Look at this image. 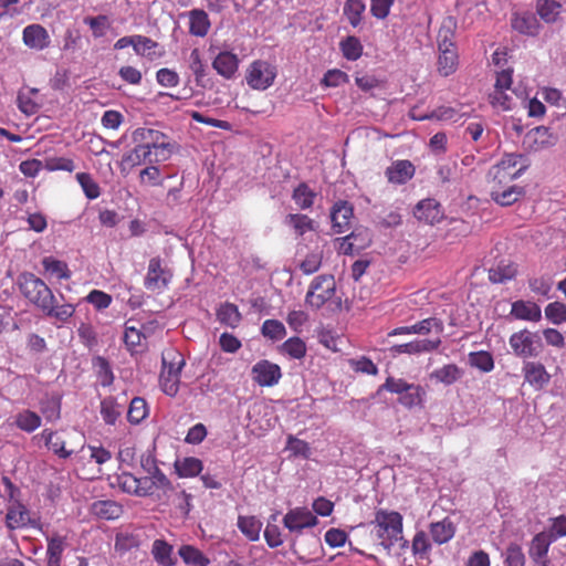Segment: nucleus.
Wrapping results in <instances>:
<instances>
[{
	"mask_svg": "<svg viewBox=\"0 0 566 566\" xmlns=\"http://www.w3.org/2000/svg\"><path fill=\"white\" fill-rule=\"evenodd\" d=\"M20 293L48 317L61 323L67 322L75 313L70 303L57 304V300L48 284L31 272H22L17 279Z\"/></svg>",
	"mask_w": 566,
	"mask_h": 566,
	"instance_id": "obj_1",
	"label": "nucleus"
},
{
	"mask_svg": "<svg viewBox=\"0 0 566 566\" xmlns=\"http://www.w3.org/2000/svg\"><path fill=\"white\" fill-rule=\"evenodd\" d=\"M134 140L138 144L127 155L126 161L132 166L159 164L168 160L176 144L160 130L142 127L134 132Z\"/></svg>",
	"mask_w": 566,
	"mask_h": 566,
	"instance_id": "obj_2",
	"label": "nucleus"
},
{
	"mask_svg": "<svg viewBox=\"0 0 566 566\" xmlns=\"http://www.w3.org/2000/svg\"><path fill=\"white\" fill-rule=\"evenodd\" d=\"M402 515L396 511H387L384 509L377 510L375 518L371 522L379 544L389 552L391 547L401 543V547H407L408 542L402 536Z\"/></svg>",
	"mask_w": 566,
	"mask_h": 566,
	"instance_id": "obj_3",
	"label": "nucleus"
},
{
	"mask_svg": "<svg viewBox=\"0 0 566 566\" xmlns=\"http://www.w3.org/2000/svg\"><path fill=\"white\" fill-rule=\"evenodd\" d=\"M185 366L184 356L176 349L163 354V369L160 373V387L163 391L174 397L179 390L180 373Z\"/></svg>",
	"mask_w": 566,
	"mask_h": 566,
	"instance_id": "obj_4",
	"label": "nucleus"
},
{
	"mask_svg": "<svg viewBox=\"0 0 566 566\" xmlns=\"http://www.w3.org/2000/svg\"><path fill=\"white\" fill-rule=\"evenodd\" d=\"M509 343L514 355L521 358L537 357L543 347L539 336L527 328L513 333Z\"/></svg>",
	"mask_w": 566,
	"mask_h": 566,
	"instance_id": "obj_5",
	"label": "nucleus"
},
{
	"mask_svg": "<svg viewBox=\"0 0 566 566\" xmlns=\"http://www.w3.org/2000/svg\"><path fill=\"white\" fill-rule=\"evenodd\" d=\"M520 159L521 156L510 154L506 155L499 164L494 165L489 172L491 177L490 187H503L512 184L516 178H518L524 170V167H517Z\"/></svg>",
	"mask_w": 566,
	"mask_h": 566,
	"instance_id": "obj_6",
	"label": "nucleus"
},
{
	"mask_svg": "<svg viewBox=\"0 0 566 566\" xmlns=\"http://www.w3.org/2000/svg\"><path fill=\"white\" fill-rule=\"evenodd\" d=\"M172 271L165 264L160 256H154L148 262L144 286L151 292L166 290L172 280Z\"/></svg>",
	"mask_w": 566,
	"mask_h": 566,
	"instance_id": "obj_7",
	"label": "nucleus"
},
{
	"mask_svg": "<svg viewBox=\"0 0 566 566\" xmlns=\"http://www.w3.org/2000/svg\"><path fill=\"white\" fill-rule=\"evenodd\" d=\"M276 77V69L266 61L258 60L250 64L245 80L247 84L259 91L270 87Z\"/></svg>",
	"mask_w": 566,
	"mask_h": 566,
	"instance_id": "obj_8",
	"label": "nucleus"
},
{
	"mask_svg": "<svg viewBox=\"0 0 566 566\" xmlns=\"http://www.w3.org/2000/svg\"><path fill=\"white\" fill-rule=\"evenodd\" d=\"M335 294V281L332 275H319L314 279L305 301L315 308H321Z\"/></svg>",
	"mask_w": 566,
	"mask_h": 566,
	"instance_id": "obj_9",
	"label": "nucleus"
},
{
	"mask_svg": "<svg viewBox=\"0 0 566 566\" xmlns=\"http://www.w3.org/2000/svg\"><path fill=\"white\" fill-rule=\"evenodd\" d=\"M556 136L545 126H538L528 130L523 137V148L528 153L547 149L556 144Z\"/></svg>",
	"mask_w": 566,
	"mask_h": 566,
	"instance_id": "obj_10",
	"label": "nucleus"
},
{
	"mask_svg": "<svg viewBox=\"0 0 566 566\" xmlns=\"http://www.w3.org/2000/svg\"><path fill=\"white\" fill-rule=\"evenodd\" d=\"M283 524L291 533H301L304 528L315 526L317 517L306 507H295L284 515Z\"/></svg>",
	"mask_w": 566,
	"mask_h": 566,
	"instance_id": "obj_11",
	"label": "nucleus"
},
{
	"mask_svg": "<svg viewBox=\"0 0 566 566\" xmlns=\"http://www.w3.org/2000/svg\"><path fill=\"white\" fill-rule=\"evenodd\" d=\"M281 377L280 366L266 359L258 361L252 367V378L261 387H272L279 382Z\"/></svg>",
	"mask_w": 566,
	"mask_h": 566,
	"instance_id": "obj_12",
	"label": "nucleus"
},
{
	"mask_svg": "<svg viewBox=\"0 0 566 566\" xmlns=\"http://www.w3.org/2000/svg\"><path fill=\"white\" fill-rule=\"evenodd\" d=\"M522 373L524 381L535 390H542L551 380V375L539 361H524Z\"/></svg>",
	"mask_w": 566,
	"mask_h": 566,
	"instance_id": "obj_13",
	"label": "nucleus"
},
{
	"mask_svg": "<svg viewBox=\"0 0 566 566\" xmlns=\"http://www.w3.org/2000/svg\"><path fill=\"white\" fill-rule=\"evenodd\" d=\"M6 525L9 530L35 526L31 512L20 502H14L7 509Z\"/></svg>",
	"mask_w": 566,
	"mask_h": 566,
	"instance_id": "obj_14",
	"label": "nucleus"
},
{
	"mask_svg": "<svg viewBox=\"0 0 566 566\" xmlns=\"http://www.w3.org/2000/svg\"><path fill=\"white\" fill-rule=\"evenodd\" d=\"M441 345V339L437 337L436 339H415L409 343L398 344L390 347V353L392 356L408 354V355H419L422 353H430L439 348Z\"/></svg>",
	"mask_w": 566,
	"mask_h": 566,
	"instance_id": "obj_15",
	"label": "nucleus"
},
{
	"mask_svg": "<svg viewBox=\"0 0 566 566\" xmlns=\"http://www.w3.org/2000/svg\"><path fill=\"white\" fill-rule=\"evenodd\" d=\"M555 538L556 536L545 532L538 533L533 537L528 554L535 564L541 566H548L549 560L547 558V553L552 542Z\"/></svg>",
	"mask_w": 566,
	"mask_h": 566,
	"instance_id": "obj_16",
	"label": "nucleus"
},
{
	"mask_svg": "<svg viewBox=\"0 0 566 566\" xmlns=\"http://www.w3.org/2000/svg\"><path fill=\"white\" fill-rule=\"evenodd\" d=\"M413 214L419 221L429 224L438 223L443 219L441 205L433 198L420 200L413 210Z\"/></svg>",
	"mask_w": 566,
	"mask_h": 566,
	"instance_id": "obj_17",
	"label": "nucleus"
},
{
	"mask_svg": "<svg viewBox=\"0 0 566 566\" xmlns=\"http://www.w3.org/2000/svg\"><path fill=\"white\" fill-rule=\"evenodd\" d=\"M416 167L410 160L400 159L394 161L385 171V176L390 184L405 185L415 176Z\"/></svg>",
	"mask_w": 566,
	"mask_h": 566,
	"instance_id": "obj_18",
	"label": "nucleus"
},
{
	"mask_svg": "<svg viewBox=\"0 0 566 566\" xmlns=\"http://www.w3.org/2000/svg\"><path fill=\"white\" fill-rule=\"evenodd\" d=\"M24 45L30 49L42 51L50 45V35L44 27L34 23L27 25L22 32Z\"/></svg>",
	"mask_w": 566,
	"mask_h": 566,
	"instance_id": "obj_19",
	"label": "nucleus"
},
{
	"mask_svg": "<svg viewBox=\"0 0 566 566\" xmlns=\"http://www.w3.org/2000/svg\"><path fill=\"white\" fill-rule=\"evenodd\" d=\"M354 209L347 201L336 202L331 211L332 228L335 233H343L349 229Z\"/></svg>",
	"mask_w": 566,
	"mask_h": 566,
	"instance_id": "obj_20",
	"label": "nucleus"
},
{
	"mask_svg": "<svg viewBox=\"0 0 566 566\" xmlns=\"http://www.w3.org/2000/svg\"><path fill=\"white\" fill-rule=\"evenodd\" d=\"M339 252L352 255L365 249L370 243V235L367 230H356L350 234L339 239Z\"/></svg>",
	"mask_w": 566,
	"mask_h": 566,
	"instance_id": "obj_21",
	"label": "nucleus"
},
{
	"mask_svg": "<svg viewBox=\"0 0 566 566\" xmlns=\"http://www.w3.org/2000/svg\"><path fill=\"white\" fill-rule=\"evenodd\" d=\"M212 67L222 77L232 78L239 69L238 56L229 51L220 52L212 62Z\"/></svg>",
	"mask_w": 566,
	"mask_h": 566,
	"instance_id": "obj_22",
	"label": "nucleus"
},
{
	"mask_svg": "<svg viewBox=\"0 0 566 566\" xmlns=\"http://www.w3.org/2000/svg\"><path fill=\"white\" fill-rule=\"evenodd\" d=\"M523 188L516 185L491 186V198L501 206H511L523 195Z\"/></svg>",
	"mask_w": 566,
	"mask_h": 566,
	"instance_id": "obj_23",
	"label": "nucleus"
},
{
	"mask_svg": "<svg viewBox=\"0 0 566 566\" xmlns=\"http://www.w3.org/2000/svg\"><path fill=\"white\" fill-rule=\"evenodd\" d=\"M145 471L151 475V486L153 491L160 490L164 493L174 491V485L170 480L166 476V474L157 467L154 460L147 458L145 462L142 463Z\"/></svg>",
	"mask_w": 566,
	"mask_h": 566,
	"instance_id": "obj_24",
	"label": "nucleus"
},
{
	"mask_svg": "<svg viewBox=\"0 0 566 566\" xmlns=\"http://www.w3.org/2000/svg\"><path fill=\"white\" fill-rule=\"evenodd\" d=\"M511 315L516 319L538 322L542 318V311L536 303L520 300L512 304Z\"/></svg>",
	"mask_w": 566,
	"mask_h": 566,
	"instance_id": "obj_25",
	"label": "nucleus"
},
{
	"mask_svg": "<svg viewBox=\"0 0 566 566\" xmlns=\"http://www.w3.org/2000/svg\"><path fill=\"white\" fill-rule=\"evenodd\" d=\"M91 511L96 517L109 521L123 514V506L112 500H101L92 504Z\"/></svg>",
	"mask_w": 566,
	"mask_h": 566,
	"instance_id": "obj_26",
	"label": "nucleus"
},
{
	"mask_svg": "<svg viewBox=\"0 0 566 566\" xmlns=\"http://www.w3.org/2000/svg\"><path fill=\"white\" fill-rule=\"evenodd\" d=\"M174 547L167 541L155 539L151 546V555L160 566H175L177 559L174 557Z\"/></svg>",
	"mask_w": 566,
	"mask_h": 566,
	"instance_id": "obj_27",
	"label": "nucleus"
},
{
	"mask_svg": "<svg viewBox=\"0 0 566 566\" xmlns=\"http://www.w3.org/2000/svg\"><path fill=\"white\" fill-rule=\"evenodd\" d=\"M123 406L115 397L108 396L101 400L99 413L103 421L108 426H115L123 413Z\"/></svg>",
	"mask_w": 566,
	"mask_h": 566,
	"instance_id": "obj_28",
	"label": "nucleus"
},
{
	"mask_svg": "<svg viewBox=\"0 0 566 566\" xmlns=\"http://www.w3.org/2000/svg\"><path fill=\"white\" fill-rule=\"evenodd\" d=\"M210 20L205 10L193 9L189 12V33L203 38L210 29Z\"/></svg>",
	"mask_w": 566,
	"mask_h": 566,
	"instance_id": "obj_29",
	"label": "nucleus"
},
{
	"mask_svg": "<svg viewBox=\"0 0 566 566\" xmlns=\"http://www.w3.org/2000/svg\"><path fill=\"white\" fill-rule=\"evenodd\" d=\"M284 223L293 230L296 237H303L306 232L315 230V221L303 213H289Z\"/></svg>",
	"mask_w": 566,
	"mask_h": 566,
	"instance_id": "obj_30",
	"label": "nucleus"
},
{
	"mask_svg": "<svg viewBox=\"0 0 566 566\" xmlns=\"http://www.w3.org/2000/svg\"><path fill=\"white\" fill-rule=\"evenodd\" d=\"M438 71L443 76H449L454 73L458 69V52L457 48H438Z\"/></svg>",
	"mask_w": 566,
	"mask_h": 566,
	"instance_id": "obj_31",
	"label": "nucleus"
},
{
	"mask_svg": "<svg viewBox=\"0 0 566 566\" xmlns=\"http://www.w3.org/2000/svg\"><path fill=\"white\" fill-rule=\"evenodd\" d=\"M66 547V538L61 535H53L48 538L46 558L48 566H61L62 555Z\"/></svg>",
	"mask_w": 566,
	"mask_h": 566,
	"instance_id": "obj_32",
	"label": "nucleus"
},
{
	"mask_svg": "<svg viewBox=\"0 0 566 566\" xmlns=\"http://www.w3.org/2000/svg\"><path fill=\"white\" fill-rule=\"evenodd\" d=\"M517 274V265L512 261H501L489 270V279L493 283H505Z\"/></svg>",
	"mask_w": 566,
	"mask_h": 566,
	"instance_id": "obj_33",
	"label": "nucleus"
},
{
	"mask_svg": "<svg viewBox=\"0 0 566 566\" xmlns=\"http://www.w3.org/2000/svg\"><path fill=\"white\" fill-rule=\"evenodd\" d=\"M179 478H195L203 470V462L195 457H186L174 464Z\"/></svg>",
	"mask_w": 566,
	"mask_h": 566,
	"instance_id": "obj_34",
	"label": "nucleus"
},
{
	"mask_svg": "<svg viewBox=\"0 0 566 566\" xmlns=\"http://www.w3.org/2000/svg\"><path fill=\"white\" fill-rule=\"evenodd\" d=\"M536 13L546 23H555L562 13V3L556 0H537Z\"/></svg>",
	"mask_w": 566,
	"mask_h": 566,
	"instance_id": "obj_35",
	"label": "nucleus"
},
{
	"mask_svg": "<svg viewBox=\"0 0 566 566\" xmlns=\"http://www.w3.org/2000/svg\"><path fill=\"white\" fill-rule=\"evenodd\" d=\"M454 533L455 526L448 517L440 522L431 523L430 525V534L437 544L449 542L454 536Z\"/></svg>",
	"mask_w": 566,
	"mask_h": 566,
	"instance_id": "obj_36",
	"label": "nucleus"
},
{
	"mask_svg": "<svg viewBox=\"0 0 566 566\" xmlns=\"http://www.w3.org/2000/svg\"><path fill=\"white\" fill-rule=\"evenodd\" d=\"M316 197L317 193L306 182L298 184L292 192V199L301 210L311 209Z\"/></svg>",
	"mask_w": 566,
	"mask_h": 566,
	"instance_id": "obj_37",
	"label": "nucleus"
},
{
	"mask_svg": "<svg viewBox=\"0 0 566 566\" xmlns=\"http://www.w3.org/2000/svg\"><path fill=\"white\" fill-rule=\"evenodd\" d=\"M457 22L452 17L443 19L437 35L438 48H457L454 43Z\"/></svg>",
	"mask_w": 566,
	"mask_h": 566,
	"instance_id": "obj_38",
	"label": "nucleus"
},
{
	"mask_svg": "<svg viewBox=\"0 0 566 566\" xmlns=\"http://www.w3.org/2000/svg\"><path fill=\"white\" fill-rule=\"evenodd\" d=\"M41 417L32 410L24 409L14 417V424L20 430L31 433L41 427Z\"/></svg>",
	"mask_w": 566,
	"mask_h": 566,
	"instance_id": "obj_39",
	"label": "nucleus"
},
{
	"mask_svg": "<svg viewBox=\"0 0 566 566\" xmlns=\"http://www.w3.org/2000/svg\"><path fill=\"white\" fill-rule=\"evenodd\" d=\"M42 439L48 448H50L54 454L61 459H67L73 454V450L65 448V441L60 437H56V432L45 429L41 433Z\"/></svg>",
	"mask_w": 566,
	"mask_h": 566,
	"instance_id": "obj_40",
	"label": "nucleus"
},
{
	"mask_svg": "<svg viewBox=\"0 0 566 566\" xmlns=\"http://www.w3.org/2000/svg\"><path fill=\"white\" fill-rule=\"evenodd\" d=\"M217 318L221 324L235 328L240 324L242 316L235 304L227 302L217 311Z\"/></svg>",
	"mask_w": 566,
	"mask_h": 566,
	"instance_id": "obj_41",
	"label": "nucleus"
},
{
	"mask_svg": "<svg viewBox=\"0 0 566 566\" xmlns=\"http://www.w3.org/2000/svg\"><path fill=\"white\" fill-rule=\"evenodd\" d=\"M462 376L463 370L455 364H447L431 374L432 378L446 386L457 382Z\"/></svg>",
	"mask_w": 566,
	"mask_h": 566,
	"instance_id": "obj_42",
	"label": "nucleus"
},
{
	"mask_svg": "<svg viewBox=\"0 0 566 566\" xmlns=\"http://www.w3.org/2000/svg\"><path fill=\"white\" fill-rule=\"evenodd\" d=\"M178 554L187 565L208 566L210 564V559L200 549L192 545L180 546Z\"/></svg>",
	"mask_w": 566,
	"mask_h": 566,
	"instance_id": "obj_43",
	"label": "nucleus"
},
{
	"mask_svg": "<svg viewBox=\"0 0 566 566\" xmlns=\"http://www.w3.org/2000/svg\"><path fill=\"white\" fill-rule=\"evenodd\" d=\"M159 44L158 42L154 41L153 39L136 34L135 35V44H134V51L137 55L145 56L148 59H154L157 56H161L163 53H157L156 50L158 49Z\"/></svg>",
	"mask_w": 566,
	"mask_h": 566,
	"instance_id": "obj_44",
	"label": "nucleus"
},
{
	"mask_svg": "<svg viewBox=\"0 0 566 566\" xmlns=\"http://www.w3.org/2000/svg\"><path fill=\"white\" fill-rule=\"evenodd\" d=\"M512 28L526 35H536L539 25L533 14H516L512 19Z\"/></svg>",
	"mask_w": 566,
	"mask_h": 566,
	"instance_id": "obj_45",
	"label": "nucleus"
},
{
	"mask_svg": "<svg viewBox=\"0 0 566 566\" xmlns=\"http://www.w3.org/2000/svg\"><path fill=\"white\" fill-rule=\"evenodd\" d=\"M424 396V389L420 385L412 384L410 388L398 398V402L407 409H412L417 406H422Z\"/></svg>",
	"mask_w": 566,
	"mask_h": 566,
	"instance_id": "obj_46",
	"label": "nucleus"
},
{
	"mask_svg": "<svg viewBox=\"0 0 566 566\" xmlns=\"http://www.w3.org/2000/svg\"><path fill=\"white\" fill-rule=\"evenodd\" d=\"M366 6L363 0H346L343 12L352 27L360 24Z\"/></svg>",
	"mask_w": 566,
	"mask_h": 566,
	"instance_id": "obj_47",
	"label": "nucleus"
},
{
	"mask_svg": "<svg viewBox=\"0 0 566 566\" xmlns=\"http://www.w3.org/2000/svg\"><path fill=\"white\" fill-rule=\"evenodd\" d=\"M148 416V406L144 398L135 397L132 399L128 411L127 420L132 424L140 423Z\"/></svg>",
	"mask_w": 566,
	"mask_h": 566,
	"instance_id": "obj_48",
	"label": "nucleus"
},
{
	"mask_svg": "<svg viewBox=\"0 0 566 566\" xmlns=\"http://www.w3.org/2000/svg\"><path fill=\"white\" fill-rule=\"evenodd\" d=\"M238 527L249 541H256L260 535L262 523L255 516H239Z\"/></svg>",
	"mask_w": 566,
	"mask_h": 566,
	"instance_id": "obj_49",
	"label": "nucleus"
},
{
	"mask_svg": "<svg viewBox=\"0 0 566 566\" xmlns=\"http://www.w3.org/2000/svg\"><path fill=\"white\" fill-rule=\"evenodd\" d=\"M42 265L46 272L59 280H69L71 277V271L64 261L46 256L42 260Z\"/></svg>",
	"mask_w": 566,
	"mask_h": 566,
	"instance_id": "obj_50",
	"label": "nucleus"
},
{
	"mask_svg": "<svg viewBox=\"0 0 566 566\" xmlns=\"http://www.w3.org/2000/svg\"><path fill=\"white\" fill-rule=\"evenodd\" d=\"M464 113H460L459 109L450 106H440L433 109L430 114H426L421 117H418L419 120L423 119H437V120H450L457 122L459 120Z\"/></svg>",
	"mask_w": 566,
	"mask_h": 566,
	"instance_id": "obj_51",
	"label": "nucleus"
},
{
	"mask_svg": "<svg viewBox=\"0 0 566 566\" xmlns=\"http://www.w3.org/2000/svg\"><path fill=\"white\" fill-rule=\"evenodd\" d=\"M281 352L293 359H302L306 355V345L300 337H290L281 345Z\"/></svg>",
	"mask_w": 566,
	"mask_h": 566,
	"instance_id": "obj_52",
	"label": "nucleus"
},
{
	"mask_svg": "<svg viewBox=\"0 0 566 566\" xmlns=\"http://www.w3.org/2000/svg\"><path fill=\"white\" fill-rule=\"evenodd\" d=\"M469 363L472 367L478 368L483 373H490L494 368L493 356L485 350L470 353Z\"/></svg>",
	"mask_w": 566,
	"mask_h": 566,
	"instance_id": "obj_53",
	"label": "nucleus"
},
{
	"mask_svg": "<svg viewBox=\"0 0 566 566\" xmlns=\"http://www.w3.org/2000/svg\"><path fill=\"white\" fill-rule=\"evenodd\" d=\"M189 67L195 75L197 85L203 87L205 85L202 82L207 74L206 73V64L203 63V61L201 59L200 50L197 48L191 50V52H190Z\"/></svg>",
	"mask_w": 566,
	"mask_h": 566,
	"instance_id": "obj_54",
	"label": "nucleus"
},
{
	"mask_svg": "<svg viewBox=\"0 0 566 566\" xmlns=\"http://www.w3.org/2000/svg\"><path fill=\"white\" fill-rule=\"evenodd\" d=\"M340 50L343 55L349 61L358 60L363 54V45L358 38L347 36L340 42Z\"/></svg>",
	"mask_w": 566,
	"mask_h": 566,
	"instance_id": "obj_55",
	"label": "nucleus"
},
{
	"mask_svg": "<svg viewBox=\"0 0 566 566\" xmlns=\"http://www.w3.org/2000/svg\"><path fill=\"white\" fill-rule=\"evenodd\" d=\"M145 335L135 325H130V321L125 324L124 343L128 350L135 352L142 345Z\"/></svg>",
	"mask_w": 566,
	"mask_h": 566,
	"instance_id": "obj_56",
	"label": "nucleus"
},
{
	"mask_svg": "<svg viewBox=\"0 0 566 566\" xmlns=\"http://www.w3.org/2000/svg\"><path fill=\"white\" fill-rule=\"evenodd\" d=\"M261 332L264 337H268L272 340H280L286 335L285 326L277 319L264 321L261 327Z\"/></svg>",
	"mask_w": 566,
	"mask_h": 566,
	"instance_id": "obj_57",
	"label": "nucleus"
},
{
	"mask_svg": "<svg viewBox=\"0 0 566 566\" xmlns=\"http://www.w3.org/2000/svg\"><path fill=\"white\" fill-rule=\"evenodd\" d=\"M76 180L81 185L85 196L88 199H96L101 195L99 186L95 182L92 176L87 172L76 174Z\"/></svg>",
	"mask_w": 566,
	"mask_h": 566,
	"instance_id": "obj_58",
	"label": "nucleus"
},
{
	"mask_svg": "<svg viewBox=\"0 0 566 566\" xmlns=\"http://www.w3.org/2000/svg\"><path fill=\"white\" fill-rule=\"evenodd\" d=\"M546 318L555 325L566 322V305L562 302H552L545 307Z\"/></svg>",
	"mask_w": 566,
	"mask_h": 566,
	"instance_id": "obj_59",
	"label": "nucleus"
},
{
	"mask_svg": "<svg viewBox=\"0 0 566 566\" xmlns=\"http://www.w3.org/2000/svg\"><path fill=\"white\" fill-rule=\"evenodd\" d=\"M94 365L97 368V381L99 385L103 387L111 386L114 381V375L109 363L103 357H97Z\"/></svg>",
	"mask_w": 566,
	"mask_h": 566,
	"instance_id": "obj_60",
	"label": "nucleus"
},
{
	"mask_svg": "<svg viewBox=\"0 0 566 566\" xmlns=\"http://www.w3.org/2000/svg\"><path fill=\"white\" fill-rule=\"evenodd\" d=\"M432 328H436L438 332H441L443 329L442 322L438 318L429 317L413 325H410L411 333L419 335H427L431 332Z\"/></svg>",
	"mask_w": 566,
	"mask_h": 566,
	"instance_id": "obj_61",
	"label": "nucleus"
},
{
	"mask_svg": "<svg viewBox=\"0 0 566 566\" xmlns=\"http://www.w3.org/2000/svg\"><path fill=\"white\" fill-rule=\"evenodd\" d=\"M323 254L322 252H311L300 263V269L305 275H311L317 272L322 265Z\"/></svg>",
	"mask_w": 566,
	"mask_h": 566,
	"instance_id": "obj_62",
	"label": "nucleus"
},
{
	"mask_svg": "<svg viewBox=\"0 0 566 566\" xmlns=\"http://www.w3.org/2000/svg\"><path fill=\"white\" fill-rule=\"evenodd\" d=\"M40 409L48 421H56L61 418V400L59 398L41 402Z\"/></svg>",
	"mask_w": 566,
	"mask_h": 566,
	"instance_id": "obj_63",
	"label": "nucleus"
},
{
	"mask_svg": "<svg viewBox=\"0 0 566 566\" xmlns=\"http://www.w3.org/2000/svg\"><path fill=\"white\" fill-rule=\"evenodd\" d=\"M506 566H524L525 556L520 545L510 544L505 553Z\"/></svg>",
	"mask_w": 566,
	"mask_h": 566,
	"instance_id": "obj_64",
	"label": "nucleus"
}]
</instances>
